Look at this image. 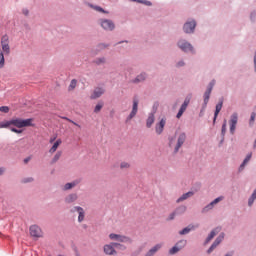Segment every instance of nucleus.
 <instances>
[{
    "label": "nucleus",
    "instance_id": "obj_1",
    "mask_svg": "<svg viewBox=\"0 0 256 256\" xmlns=\"http://www.w3.org/2000/svg\"><path fill=\"white\" fill-rule=\"evenodd\" d=\"M10 125H14V127H17L18 129H22V127H33V119H21V118H14L10 121H8V127Z\"/></svg>",
    "mask_w": 256,
    "mask_h": 256
},
{
    "label": "nucleus",
    "instance_id": "obj_2",
    "mask_svg": "<svg viewBox=\"0 0 256 256\" xmlns=\"http://www.w3.org/2000/svg\"><path fill=\"white\" fill-rule=\"evenodd\" d=\"M239 121V114L237 112L233 113L230 117L229 120V125H230V133L232 135L235 134V129H237V123Z\"/></svg>",
    "mask_w": 256,
    "mask_h": 256
},
{
    "label": "nucleus",
    "instance_id": "obj_3",
    "mask_svg": "<svg viewBox=\"0 0 256 256\" xmlns=\"http://www.w3.org/2000/svg\"><path fill=\"white\" fill-rule=\"evenodd\" d=\"M186 140H187V135L185 134V132L178 134L177 143L174 147V153H179V149L183 147V143H185Z\"/></svg>",
    "mask_w": 256,
    "mask_h": 256
},
{
    "label": "nucleus",
    "instance_id": "obj_4",
    "mask_svg": "<svg viewBox=\"0 0 256 256\" xmlns=\"http://www.w3.org/2000/svg\"><path fill=\"white\" fill-rule=\"evenodd\" d=\"M109 239H111V241H117L118 243H131V238L121 234L112 233L109 235Z\"/></svg>",
    "mask_w": 256,
    "mask_h": 256
},
{
    "label": "nucleus",
    "instance_id": "obj_5",
    "mask_svg": "<svg viewBox=\"0 0 256 256\" xmlns=\"http://www.w3.org/2000/svg\"><path fill=\"white\" fill-rule=\"evenodd\" d=\"M1 47H2V51H3V53H5V55H9V53H11V47L9 46V36H7V35L2 36Z\"/></svg>",
    "mask_w": 256,
    "mask_h": 256
},
{
    "label": "nucleus",
    "instance_id": "obj_6",
    "mask_svg": "<svg viewBox=\"0 0 256 256\" xmlns=\"http://www.w3.org/2000/svg\"><path fill=\"white\" fill-rule=\"evenodd\" d=\"M223 239H225V233H221L216 240L213 242V244L210 246V248L208 249L207 253H213V250L215 248H217L221 242L223 241Z\"/></svg>",
    "mask_w": 256,
    "mask_h": 256
},
{
    "label": "nucleus",
    "instance_id": "obj_7",
    "mask_svg": "<svg viewBox=\"0 0 256 256\" xmlns=\"http://www.w3.org/2000/svg\"><path fill=\"white\" fill-rule=\"evenodd\" d=\"M100 25L105 31H113L115 29V24L111 20H101Z\"/></svg>",
    "mask_w": 256,
    "mask_h": 256
},
{
    "label": "nucleus",
    "instance_id": "obj_8",
    "mask_svg": "<svg viewBox=\"0 0 256 256\" xmlns=\"http://www.w3.org/2000/svg\"><path fill=\"white\" fill-rule=\"evenodd\" d=\"M30 235L31 237H36V239H39V237L43 236V232L41 231V228L37 225H32L30 227Z\"/></svg>",
    "mask_w": 256,
    "mask_h": 256
},
{
    "label": "nucleus",
    "instance_id": "obj_9",
    "mask_svg": "<svg viewBox=\"0 0 256 256\" xmlns=\"http://www.w3.org/2000/svg\"><path fill=\"white\" fill-rule=\"evenodd\" d=\"M178 47H180V49L182 51H184L185 53H187L189 51H193V46L189 42H187L185 40H180L178 42Z\"/></svg>",
    "mask_w": 256,
    "mask_h": 256
},
{
    "label": "nucleus",
    "instance_id": "obj_10",
    "mask_svg": "<svg viewBox=\"0 0 256 256\" xmlns=\"http://www.w3.org/2000/svg\"><path fill=\"white\" fill-rule=\"evenodd\" d=\"M137 111H139V101L138 100H133V105H132V111L127 117L126 121H131L135 115H137Z\"/></svg>",
    "mask_w": 256,
    "mask_h": 256
},
{
    "label": "nucleus",
    "instance_id": "obj_11",
    "mask_svg": "<svg viewBox=\"0 0 256 256\" xmlns=\"http://www.w3.org/2000/svg\"><path fill=\"white\" fill-rule=\"evenodd\" d=\"M191 102V100H189V98H187L184 103L181 105L176 117L177 119H181V117H183V114L185 113V111H187V107H189V103Z\"/></svg>",
    "mask_w": 256,
    "mask_h": 256
},
{
    "label": "nucleus",
    "instance_id": "obj_12",
    "mask_svg": "<svg viewBox=\"0 0 256 256\" xmlns=\"http://www.w3.org/2000/svg\"><path fill=\"white\" fill-rule=\"evenodd\" d=\"M78 213V221L79 223H81L84 219H85V210H83V208H81L80 206H76L71 210V213Z\"/></svg>",
    "mask_w": 256,
    "mask_h": 256
},
{
    "label": "nucleus",
    "instance_id": "obj_13",
    "mask_svg": "<svg viewBox=\"0 0 256 256\" xmlns=\"http://www.w3.org/2000/svg\"><path fill=\"white\" fill-rule=\"evenodd\" d=\"M167 123V120L165 118H162L159 123L155 126V131L157 135H161L163 133V129H165V125Z\"/></svg>",
    "mask_w": 256,
    "mask_h": 256
},
{
    "label": "nucleus",
    "instance_id": "obj_14",
    "mask_svg": "<svg viewBox=\"0 0 256 256\" xmlns=\"http://www.w3.org/2000/svg\"><path fill=\"white\" fill-rule=\"evenodd\" d=\"M220 201H223L222 196L214 199L210 204H208L205 208H203L202 213H207V211L213 209V206L217 205V203H220Z\"/></svg>",
    "mask_w": 256,
    "mask_h": 256
},
{
    "label": "nucleus",
    "instance_id": "obj_15",
    "mask_svg": "<svg viewBox=\"0 0 256 256\" xmlns=\"http://www.w3.org/2000/svg\"><path fill=\"white\" fill-rule=\"evenodd\" d=\"M114 247L113 243L104 245V253L106 255H117V251Z\"/></svg>",
    "mask_w": 256,
    "mask_h": 256
},
{
    "label": "nucleus",
    "instance_id": "obj_16",
    "mask_svg": "<svg viewBox=\"0 0 256 256\" xmlns=\"http://www.w3.org/2000/svg\"><path fill=\"white\" fill-rule=\"evenodd\" d=\"M196 26H197V24L195 23V21L186 22L184 24V31L186 33H193V31H195Z\"/></svg>",
    "mask_w": 256,
    "mask_h": 256
},
{
    "label": "nucleus",
    "instance_id": "obj_17",
    "mask_svg": "<svg viewBox=\"0 0 256 256\" xmlns=\"http://www.w3.org/2000/svg\"><path fill=\"white\" fill-rule=\"evenodd\" d=\"M185 211H187L185 206L178 208L176 211L169 215L168 221H173V219H175V215H179V213H185Z\"/></svg>",
    "mask_w": 256,
    "mask_h": 256
},
{
    "label": "nucleus",
    "instance_id": "obj_18",
    "mask_svg": "<svg viewBox=\"0 0 256 256\" xmlns=\"http://www.w3.org/2000/svg\"><path fill=\"white\" fill-rule=\"evenodd\" d=\"M197 227H199V225H189L187 226L186 228L182 229L180 232H179V235H187L189 232L197 229Z\"/></svg>",
    "mask_w": 256,
    "mask_h": 256
},
{
    "label": "nucleus",
    "instance_id": "obj_19",
    "mask_svg": "<svg viewBox=\"0 0 256 256\" xmlns=\"http://www.w3.org/2000/svg\"><path fill=\"white\" fill-rule=\"evenodd\" d=\"M163 247L162 244H156L154 247H152L145 256H153L155 255V253H157V251H159V249H161Z\"/></svg>",
    "mask_w": 256,
    "mask_h": 256
},
{
    "label": "nucleus",
    "instance_id": "obj_20",
    "mask_svg": "<svg viewBox=\"0 0 256 256\" xmlns=\"http://www.w3.org/2000/svg\"><path fill=\"white\" fill-rule=\"evenodd\" d=\"M221 109H223V100H221L217 105H216V110L214 112V123L217 121V117L219 113H221Z\"/></svg>",
    "mask_w": 256,
    "mask_h": 256
},
{
    "label": "nucleus",
    "instance_id": "obj_21",
    "mask_svg": "<svg viewBox=\"0 0 256 256\" xmlns=\"http://www.w3.org/2000/svg\"><path fill=\"white\" fill-rule=\"evenodd\" d=\"M153 123H155V114L150 113L146 120V127H148V129H150V127L153 126Z\"/></svg>",
    "mask_w": 256,
    "mask_h": 256
},
{
    "label": "nucleus",
    "instance_id": "obj_22",
    "mask_svg": "<svg viewBox=\"0 0 256 256\" xmlns=\"http://www.w3.org/2000/svg\"><path fill=\"white\" fill-rule=\"evenodd\" d=\"M219 231H221V228H219V227L212 230L210 232L209 236L206 238L205 244L209 243L215 237V235H217V233H219Z\"/></svg>",
    "mask_w": 256,
    "mask_h": 256
},
{
    "label": "nucleus",
    "instance_id": "obj_23",
    "mask_svg": "<svg viewBox=\"0 0 256 256\" xmlns=\"http://www.w3.org/2000/svg\"><path fill=\"white\" fill-rule=\"evenodd\" d=\"M80 181L76 180L70 183H66L64 186V191H69V189H73V187H77L79 185Z\"/></svg>",
    "mask_w": 256,
    "mask_h": 256
},
{
    "label": "nucleus",
    "instance_id": "obj_24",
    "mask_svg": "<svg viewBox=\"0 0 256 256\" xmlns=\"http://www.w3.org/2000/svg\"><path fill=\"white\" fill-rule=\"evenodd\" d=\"M62 143H63V141L61 139L56 140V142L50 148L49 153H55V151H57V149H59V145H61Z\"/></svg>",
    "mask_w": 256,
    "mask_h": 256
},
{
    "label": "nucleus",
    "instance_id": "obj_25",
    "mask_svg": "<svg viewBox=\"0 0 256 256\" xmlns=\"http://www.w3.org/2000/svg\"><path fill=\"white\" fill-rule=\"evenodd\" d=\"M194 193L193 192H187L183 194L178 200L177 203H181L182 201H185L186 199H189V197H193Z\"/></svg>",
    "mask_w": 256,
    "mask_h": 256
},
{
    "label": "nucleus",
    "instance_id": "obj_26",
    "mask_svg": "<svg viewBox=\"0 0 256 256\" xmlns=\"http://www.w3.org/2000/svg\"><path fill=\"white\" fill-rule=\"evenodd\" d=\"M105 93V89L101 87H97L94 90V97H101Z\"/></svg>",
    "mask_w": 256,
    "mask_h": 256
},
{
    "label": "nucleus",
    "instance_id": "obj_27",
    "mask_svg": "<svg viewBox=\"0 0 256 256\" xmlns=\"http://www.w3.org/2000/svg\"><path fill=\"white\" fill-rule=\"evenodd\" d=\"M145 79H147V74L142 73L135 78L134 83H141L142 81H145Z\"/></svg>",
    "mask_w": 256,
    "mask_h": 256
},
{
    "label": "nucleus",
    "instance_id": "obj_28",
    "mask_svg": "<svg viewBox=\"0 0 256 256\" xmlns=\"http://www.w3.org/2000/svg\"><path fill=\"white\" fill-rule=\"evenodd\" d=\"M75 87H77V79L71 80L68 86V91H75Z\"/></svg>",
    "mask_w": 256,
    "mask_h": 256
},
{
    "label": "nucleus",
    "instance_id": "obj_29",
    "mask_svg": "<svg viewBox=\"0 0 256 256\" xmlns=\"http://www.w3.org/2000/svg\"><path fill=\"white\" fill-rule=\"evenodd\" d=\"M251 157H253V153H249L246 158L244 159L243 163L240 166V169H243V167H245V165L251 161Z\"/></svg>",
    "mask_w": 256,
    "mask_h": 256
},
{
    "label": "nucleus",
    "instance_id": "obj_30",
    "mask_svg": "<svg viewBox=\"0 0 256 256\" xmlns=\"http://www.w3.org/2000/svg\"><path fill=\"white\" fill-rule=\"evenodd\" d=\"M74 201H77V194H70L66 198V203H74Z\"/></svg>",
    "mask_w": 256,
    "mask_h": 256
},
{
    "label": "nucleus",
    "instance_id": "obj_31",
    "mask_svg": "<svg viewBox=\"0 0 256 256\" xmlns=\"http://www.w3.org/2000/svg\"><path fill=\"white\" fill-rule=\"evenodd\" d=\"M120 169L122 171H125L127 169H131V164L129 162H121L120 163Z\"/></svg>",
    "mask_w": 256,
    "mask_h": 256
},
{
    "label": "nucleus",
    "instance_id": "obj_32",
    "mask_svg": "<svg viewBox=\"0 0 256 256\" xmlns=\"http://www.w3.org/2000/svg\"><path fill=\"white\" fill-rule=\"evenodd\" d=\"M5 67V55L3 54V51L0 50V69H3Z\"/></svg>",
    "mask_w": 256,
    "mask_h": 256
},
{
    "label": "nucleus",
    "instance_id": "obj_33",
    "mask_svg": "<svg viewBox=\"0 0 256 256\" xmlns=\"http://www.w3.org/2000/svg\"><path fill=\"white\" fill-rule=\"evenodd\" d=\"M187 245V240H180L178 243H176V247L181 251Z\"/></svg>",
    "mask_w": 256,
    "mask_h": 256
},
{
    "label": "nucleus",
    "instance_id": "obj_34",
    "mask_svg": "<svg viewBox=\"0 0 256 256\" xmlns=\"http://www.w3.org/2000/svg\"><path fill=\"white\" fill-rule=\"evenodd\" d=\"M215 85V81H212L209 84L208 90L205 92V97H209L211 95V90L213 89V86Z\"/></svg>",
    "mask_w": 256,
    "mask_h": 256
},
{
    "label": "nucleus",
    "instance_id": "obj_35",
    "mask_svg": "<svg viewBox=\"0 0 256 256\" xmlns=\"http://www.w3.org/2000/svg\"><path fill=\"white\" fill-rule=\"evenodd\" d=\"M95 63H96V65H103L106 63V59H105V57L98 58L95 60Z\"/></svg>",
    "mask_w": 256,
    "mask_h": 256
},
{
    "label": "nucleus",
    "instance_id": "obj_36",
    "mask_svg": "<svg viewBox=\"0 0 256 256\" xmlns=\"http://www.w3.org/2000/svg\"><path fill=\"white\" fill-rule=\"evenodd\" d=\"M179 247H177L176 245L174 247H172L169 251L170 255H175V253H179Z\"/></svg>",
    "mask_w": 256,
    "mask_h": 256
},
{
    "label": "nucleus",
    "instance_id": "obj_37",
    "mask_svg": "<svg viewBox=\"0 0 256 256\" xmlns=\"http://www.w3.org/2000/svg\"><path fill=\"white\" fill-rule=\"evenodd\" d=\"M59 159H61V152H57L53 158V163H57V161H59Z\"/></svg>",
    "mask_w": 256,
    "mask_h": 256
},
{
    "label": "nucleus",
    "instance_id": "obj_38",
    "mask_svg": "<svg viewBox=\"0 0 256 256\" xmlns=\"http://www.w3.org/2000/svg\"><path fill=\"white\" fill-rule=\"evenodd\" d=\"M101 109H103V103L97 104L95 109H94V112L99 113V111H101Z\"/></svg>",
    "mask_w": 256,
    "mask_h": 256
},
{
    "label": "nucleus",
    "instance_id": "obj_39",
    "mask_svg": "<svg viewBox=\"0 0 256 256\" xmlns=\"http://www.w3.org/2000/svg\"><path fill=\"white\" fill-rule=\"evenodd\" d=\"M9 127V121L0 122V129H7Z\"/></svg>",
    "mask_w": 256,
    "mask_h": 256
},
{
    "label": "nucleus",
    "instance_id": "obj_40",
    "mask_svg": "<svg viewBox=\"0 0 256 256\" xmlns=\"http://www.w3.org/2000/svg\"><path fill=\"white\" fill-rule=\"evenodd\" d=\"M227 132V120H224V123L222 125V135H225Z\"/></svg>",
    "mask_w": 256,
    "mask_h": 256
},
{
    "label": "nucleus",
    "instance_id": "obj_41",
    "mask_svg": "<svg viewBox=\"0 0 256 256\" xmlns=\"http://www.w3.org/2000/svg\"><path fill=\"white\" fill-rule=\"evenodd\" d=\"M114 247H117L118 249H121V251H125L126 247L124 245H121L119 243H113Z\"/></svg>",
    "mask_w": 256,
    "mask_h": 256
},
{
    "label": "nucleus",
    "instance_id": "obj_42",
    "mask_svg": "<svg viewBox=\"0 0 256 256\" xmlns=\"http://www.w3.org/2000/svg\"><path fill=\"white\" fill-rule=\"evenodd\" d=\"M62 119H65V121H69V123H72L73 125H75L76 127H81L79 124H77L75 121L67 118V117H63Z\"/></svg>",
    "mask_w": 256,
    "mask_h": 256
},
{
    "label": "nucleus",
    "instance_id": "obj_43",
    "mask_svg": "<svg viewBox=\"0 0 256 256\" xmlns=\"http://www.w3.org/2000/svg\"><path fill=\"white\" fill-rule=\"evenodd\" d=\"M1 113H9V107L7 106H1L0 107Z\"/></svg>",
    "mask_w": 256,
    "mask_h": 256
},
{
    "label": "nucleus",
    "instance_id": "obj_44",
    "mask_svg": "<svg viewBox=\"0 0 256 256\" xmlns=\"http://www.w3.org/2000/svg\"><path fill=\"white\" fill-rule=\"evenodd\" d=\"M255 117H256V113L253 112V113L251 114V117H250V125H253V123H255Z\"/></svg>",
    "mask_w": 256,
    "mask_h": 256
},
{
    "label": "nucleus",
    "instance_id": "obj_45",
    "mask_svg": "<svg viewBox=\"0 0 256 256\" xmlns=\"http://www.w3.org/2000/svg\"><path fill=\"white\" fill-rule=\"evenodd\" d=\"M94 9L96 11H99L100 13H105V10H103V8L99 7V6H95Z\"/></svg>",
    "mask_w": 256,
    "mask_h": 256
},
{
    "label": "nucleus",
    "instance_id": "obj_46",
    "mask_svg": "<svg viewBox=\"0 0 256 256\" xmlns=\"http://www.w3.org/2000/svg\"><path fill=\"white\" fill-rule=\"evenodd\" d=\"M10 130L12 131V133H23V130H18L16 128H11Z\"/></svg>",
    "mask_w": 256,
    "mask_h": 256
},
{
    "label": "nucleus",
    "instance_id": "obj_47",
    "mask_svg": "<svg viewBox=\"0 0 256 256\" xmlns=\"http://www.w3.org/2000/svg\"><path fill=\"white\" fill-rule=\"evenodd\" d=\"M175 143V138H170L169 140V146L173 147V144Z\"/></svg>",
    "mask_w": 256,
    "mask_h": 256
},
{
    "label": "nucleus",
    "instance_id": "obj_48",
    "mask_svg": "<svg viewBox=\"0 0 256 256\" xmlns=\"http://www.w3.org/2000/svg\"><path fill=\"white\" fill-rule=\"evenodd\" d=\"M31 181H33V178H25L23 183H31Z\"/></svg>",
    "mask_w": 256,
    "mask_h": 256
},
{
    "label": "nucleus",
    "instance_id": "obj_49",
    "mask_svg": "<svg viewBox=\"0 0 256 256\" xmlns=\"http://www.w3.org/2000/svg\"><path fill=\"white\" fill-rule=\"evenodd\" d=\"M105 47H107L105 44H99L98 45V49H105Z\"/></svg>",
    "mask_w": 256,
    "mask_h": 256
},
{
    "label": "nucleus",
    "instance_id": "obj_50",
    "mask_svg": "<svg viewBox=\"0 0 256 256\" xmlns=\"http://www.w3.org/2000/svg\"><path fill=\"white\" fill-rule=\"evenodd\" d=\"M183 65H185V62H183V61L178 62V64H177L178 67H183Z\"/></svg>",
    "mask_w": 256,
    "mask_h": 256
},
{
    "label": "nucleus",
    "instance_id": "obj_51",
    "mask_svg": "<svg viewBox=\"0 0 256 256\" xmlns=\"http://www.w3.org/2000/svg\"><path fill=\"white\" fill-rule=\"evenodd\" d=\"M209 103V98L204 99V105H207Z\"/></svg>",
    "mask_w": 256,
    "mask_h": 256
},
{
    "label": "nucleus",
    "instance_id": "obj_52",
    "mask_svg": "<svg viewBox=\"0 0 256 256\" xmlns=\"http://www.w3.org/2000/svg\"><path fill=\"white\" fill-rule=\"evenodd\" d=\"M56 139H57V137L50 138V143H53Z\"/></svg>",
    "mask_w": 256,
    "mask_h": 256
},
{
    "label": "nucleus",
    "instance_id": "obj_53",
    "mask_svg": "<svg viewBox=\"0 0 256 256\" xmlns=\"http://www.w3.org/2000/svg\"><path fill=\"white\" fill-rule=\"evenodd\" d=\"M30 159H31V158H26V159H24V163H29Z\"/></svg>",
    "mask_w": 256,
    "mask_h": 256
},
{
    "label": "nucleus",
    "instance_id": "obj_54",
    "mask_svg": "<svg viewBox=\"0 0 256 256\" xmlns=\"http://www.w3.org/2000/svg\"><path fill=\"white\" fill-rule=\"evenodd\" d=\"M4 171H5V169L0 168V175H3Z\"/></svg>",
    "mask_w": 256,
    "mask_h": 256
},
{
    "label": "nucleus",
    "instance_id": "obj_55",
    "mask_svg": "<svg viewBox=\"0 0 256 256\" xmlns=\"http://www.w3.org/2000/svg\"><path fill=\"white\" fill-rule=\"evenodd\" d=\"M146 5H151V2H146Z\"/></svg>",
    "mask_w": 256,
    "mask_h": 256
},
{
    "label": "nucleus",
    "instance_id": "obj_56",
    "mask_svg": "<svg viewBox=\"0 0 256 256\" xmlns=\"http://www.w3.org/2000/svg\"><path fill=\"white\" fill-rule=\"evenodd\" d=\"M26 15H28L29 12H24Z\"/></svg>",
    "mask_w": 256,
    "mask_h": 256
}]
</instances>
